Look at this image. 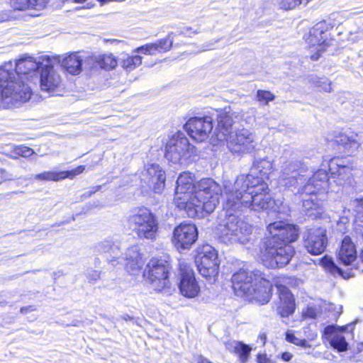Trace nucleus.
<instances>
[{
	"label": "nucleus",
	"instance_id": "nucleus-1",
	"mask_svg": "<svg viewBox=\"0 0 363 363\" xmlns=\"http://www.w3.org/2000/svg\"><path fill=\"white\" fill-rule=\"evenodd\" d=\"M280 184L288 189L298 188V194H306L311 197L303 201V211L306 216L318 218L323 213L322 199L315 196L326 192L330 179L326 170L318 169L313 175L306 165L298 160H289L281 166L279 177Z\"/></svg>",
	"mask_w": 363,
	"mask_h": 363
},
{
	"label": "nucleus",
	"instance_id": "nucleus-2",
	"mask_svg": "<svg viewBox=\"0 0 363 363\" xmlns=\"http://www.w3.org/2000/svg\"><path fill=\"white\" fill-rule=\"evenodd\" d=\"M195 175L189 172L179 174L174 195L175 205L185 211L189 217L201 218L212 213L219 203L222 189L213 179H203L196 182Z\"/></svg>",
	"mask_w": 363,
	"mask_h": 363
},
{
	"label": "nucleus",
	"instance_id": "nucleus-3",
	"mask_svg": "<svg viewBox=\"0 0 363 363\" xmlns=\"http://www.w3.org/2000/svg\"><path fill=\"white\" fill-rule=\"evenodd\" d=\"M225 206L227 209L250 208L254 211L267 209L272 201L268 193V185L261 179L246 182L244 186L236 189L233 186L225 185Z\"/></svg>",
	"mask_w": 363,
	"mask_h": 363
},
{
	"label": "nucleus",
	"instance_id": "nucleus-4",
	"mask_svg": "<svg viewBox=\"0 0 363 363\" xmlns=\"http://www.w3.org/2000/svg\"><path fill=\"white\" fill-rule=\"evenodd\" d=\"M216 137L218 141L226 143L229 151L233 155L250 153L257 146L255 134L247 128L233 130V113L230 108L218 111L217 115Z\"/></svg>",
	"mask_w": 363,
	"mask_h": 363
},
{
	"label": "nucleus",
	"instance_id": "nucleus-5",
	"mask_svg": "<svg viewBox=\"0 0 363 363\" xmlns=\"http://www.w3.org/2000/svg\"><path fill=\"white\" fill-rule=\"evenodd\" d=\"M11 62L0 67V106L4 108L18 107L30 99L32 91L28 86L12 80L15 73Z\"/></svg>",
	"mask_w": 363,
	"mask_h": 363
},
{
	"label": "nucleus",
	"instance_id": "nucleus-6",
	"mask_svg": "<svg viewBox=\"0 0 363 363\" xmlns=\"http://www.w3.org/2000/svg\"><path fill=\"white\" fill-rule=\"evenodd\" d=\"M223 211L225 212V218L222 220L219 227L220 238L223 242L226 243H245L249 240L251 228L235 214L242 210L227 209L225 201L223 203Z\"/></svg>",
	"mask_w": 363,
	"mask_h": 363
},
{
	"label": "nucleus",
	"instance_id": "nucleus-7",
	"mask_svg": "<svg viewBox=\"0 0 363 363\" xmlns=\"http://www.w3.org/2000/svg\"><path fill=\"white\" fill-rule=\"evenodd\" d=\"M135 233L141 239L154 240L159 231L157 216L147 208H140L129 216Z\"/></svg>",
	"mask_w": 363,
	"mask_h": 363
},
{
	"label": "nucleus",
	"instance_id": "nucleus-8",
	"mask_svg": "<svg viewBox=\"0 0 363 363\" xmlns=\"http://www.w3.org/2000/svg\"><path fill=\"white\" fill-rule=\"evenodd\" d=\"M294 254V248L281 243H273V240H267L260 247V259L267 267L277 268L287 264Z\"/></svg>",
	"mask_w": 363,
	"mask_h": 363
},
{
	"label": "nucleus",
	"instance_id": "nucleus-9",
	"mask_svg": "<svg viewBox=\"0 0 363 363\" xmlns=\"http://www.w3.org/2000/svg\"><path fill=\"white\" fill-rule=\"evenodd\" d=\"M334 25L330 22L322 21L310 29L306 41L309 46L311 52H314L311 55L312 60H317L331 45L333 40L330 37L329 30Z\"/></svg>",
	"mask_w": 363,
	"mask_h": 363
},
{
	"label": "nucleus",
	"instance_id": "nucleus-10",
	"mask_svg": "<svg viewBox=\"0 0 363 363\" xmlns=\"http://www.w3.org/2000/svg\"><path fill=\"white\" fill-rule=\"evenodd\" d=\"M52 59H50V56L41 55L37 58L25 56L16 61L15 64L10 62L13 66L12 70L15 73L12 80L21 84H25L30 89L29 85L23 81V79L28 82L33 81L36 79L37 69H41L45 63H50Z\"/></svg>",
	"mask_w": 363,
	"mask_h": 363
},
{
	"label": "nucleus",
	"instance_id": "nucleus-11",
	"mask_svg": "<svg viewBox=\"0 0 363 363\" xmlns=\"http://www.w3.org/2000/svg\"><path fill=\"white\" fill-rule=\"evenodd\" d=\"M195 263L200 274L209 281H214L218 274L220 262L217 251L210 245L197 248Z\"/></svg>",
	"mask_w": 363,
	"mask_h": 363
},
{
	"label": "nucleus",
	"instance_id": "nucleus-12",
	"mask_svg": "<svg viewBox=\"0 0 363 363\" xmlns=\"http://www.w3.org/2000/svg\"><path fill=\"white\" fill-rule=\"evenodd\" d=\"M169 265L162 259H152L147 265L143 276L152 288L160 291L168 286Z\"/></svg>",
	"mask_w": 363,
	"mask_h": 363
},
{
	"label": "nucleus",
	"instance_id": "nucleus-13",
	"mask_svg": "<svg viewBox=\"0 0 363 363\" xmlns=\"http://www.w3.org/2000/svg\"><path fill=\"white\" fill-rule=\"evenodd\" d=\"M190 144L183 133L172 135L165 143V157L174 164L181 163L188 156Z\"/></svg>",
	"mask_w": 363,
	"mask_h": 363
},
{
	"label": "nucleus",
	"instance_id": "nucleus-14",
	"mask_svg": "<svg viewBox=\"0 0 363 363\" xmlns=\"http://www.w3.org/2000/svg\"><path fill=\"white\" fill-rule=\"evenodd\" d=\"M184 128L193 140L203 143L207 140L211 134L213 120L208 116L191 117L184 125Z\"/></svg>",
	"mask_w": 363,
	"mask_h": 363
},
{
	"label": "nucleus",
	"instance_id": "nucleus-15",
	"mask_svg": "<svg viewBox=\"0 0 363 363\" xmlns=\"http://www.w3.org/2000/svg\"><path fill=\"white\" fill-rule=\"evenodd\" d=\"M52 61L45 63L40 73V89L49 94L57 91L63 85V80L60 72L54 67L55 59L50 56Z\"/></svg>",
	"mask_w": 363,
	"mask_h": 363
},
{
	"label": "nucleus",
	"instance_id": "nucleus-16",
	"mask_svg": "<svg viewBox=\"0 0 363 363\" xmlns=\"http://www.w3.org/2000/svg\"><path fill=\"white\" fill-rule=\"evenodd\" d=\"M267 230L270 238L267 240H273V243H281L282 245L294 242L298 235V229L294 225L283 221L270 223L267 226Z\"/></svg>",
	"mask_w": 363,
	"mask_h": 363
},
{
	"label": "nucleus",
	"instance_id": "nucleus-17",
	"mask_svg": "<svg viewBox=\"0 0 363 363\" xmlns=\"http://www.w3.org/2000/svg\"><path fill=\"white\" fill-rule=\"evenodd\" d=\"M197 237L198 231L195 225L182 223L174 229L172 240L177 250H186L192 246Z\"/></svg>",
	"mask_w": 363,
	"mask_h": 363
},
{
	"label": "nucleus",
	"instance_id": "nucleus-18",
	"mask_svg": "<svg viewBox=\"0 0 363 363\" xmlns=\"http://www.w3.org/2000/svg\"><path fill=\"white\" fill-rule=\"evenodd\" d=\"M179 282L178 287L180 294L189 298L196 297L200 293V286L190 266L181 263Z\"/></svg>",
	"mask_w": 363,
	"mask_h": 363
},
{
	"label": "nucleus",
	"instance_id": "nucleus-19",
	"mask_svg": "<svg viewBox=\"0 0 363 363\" xmlns=\"http://www.w3.org/2000/svg\"><path fill=\"white\" fill-rule=\"evenodd\" d=\"M326 230L322 228L308 230L303 235V245L307 252L313 255L323 253L327 245Z\"/></svg>",
	"mask_w": 363,
	"mask_h": 363
},
{
	"label": "nucleus",
	"instance_id": "nucleus-20",
	"mask_svg": "<svg viewBox=\"0 0 363 363\" xmlns=\"http://www.w3.org/2000/svg\"><path fill=\"white\" fill-rule=\"evenodd\" d=\"M56 63L60 64L62 68L72 75L79 74L83 66L88 67L87 57H84L79 52L67 53L63 56H52Z\"/></svg>",
	"mask_w": 363,
	"mask_h": 363
},
{
	"label": "nucleus",
	"instance_id": "nucleus-21",
	"mask_svg": "<svg viewBox=\"0 0 363 363\" xmlns=\"http://www.w3.org/2000/svg\"><path fill=\"white\" fill-rule=\"evenodd\" d=\"M272 168V163L270 160L264 158L256 160L249 174H241L238 177L235 182V188L236 189L242 188L246 182H252L256 179H261L264 181V177L267 175Z\"/></svg>",
	"mask_w": 363,
	"mask_h": 363
},
{
	"label": "nucleus",
	"instance_id": "nucleus-22",
	"mask_svg": "<svg viewBox=\"0 0 363 363\" xmlns=\"http://www.w3.org/2000/svg\"><path fill=\"white\" fill-rule=\"evenodd\" d=\"M262 273L259 271L251 272L240 269L232 277L233 288L238 295H245L249 293L250 287H252L257 281L258 276Z\"/></svg>",
	"mask_w": 363,
	"mask_h": 363
},
{
	"label": "nucleus",
	"instance_id": "nucleus-23",
	"mask_svg": "<svg viewBox=\"0 0 363 363\" xmlns=\"http://www.w3.org/2000/svg\"><path fill=\"white\" fill-rule=\"evenodd\" d=\"M272 289V284L262 274L257 277L256 282L252 287H250L249 293H246L245 295L260 304H264L268 303L271 298Z\"/></svg>",
	"mask_w": 363,
	"mask_h": 363
},
{
	"label": "nucleus",
	"instance_id": "nucleus-24",
	"mask_svg": "<svg viewBox=\"0 0 363 363\" xmlns=\"http://www.w3.org/2000/svg\"><path fill=\"white\" fill-rule=\"evenodd\" d=\"M329 171L333 178H337L339 185L350 182L352 166L343 158H333L328 163Z\"/></svg>",
	"mask_w": 363,
	"mask_h": 363
},
{
	"label": "nucleus",
	"instance_id": "nucleus-25",
	"mask_svg": "<svg viewBox=\"0 0 363 363\" xmlns=\"http://www.w3.org/2000/svg\"><path fill=\"white\" fill-rule=\"evenodd\" d=\"M279 300L275 302V310L281 317H289L295 311V300L290 290L286 286L277 285Z\"/></svg>",
	"mask_w": 363,
	"mask_h": 363
},
{
	"label": "nucleus",
	"instance_id": "nucleus-26",
	"mask_svg": "<svg viewBox=\"0 0 363 363\" xmlns=\"http://www.w3.org/2000/svg\"><path fill=\"white\" fill-rule=\"evenodd\" d=\"M144 180L152 188L156 193H160L165 183V173L162 169L156 164H148L143 174Z\"/></svg>",
	"mask_w": 363,
	"mask_h": 363
},
{
	"label": "nucleus",
	"instance_id": "nucleus-27",
	"mask_svg": "<svg viewBox=\"0 0 363 363\" xmlns=\"http://www.w3.org/2000/svg\"><path fill=\"white\" fill-rule=\"evenodd\" d=\"M348 325L335 326L329 325L324 330V335L329 340L331 345L340 352L346 351L347 350V342L345 337L342 335V333L346 330Z\"/></svg>",
	"mask_w": 363,
	"mask_h": 363
},
{
	"label": "nucleus",
	"instance_id": "nucleus-28",
	"mask_svg": "<svg viewBox=\"0 0 363 363\" xmlns=\"http://www.w3.org/2000/svg\"><path fill=\"white\" fill-rule=\"evenodd\" d=\"M85 170L84 165H80L70 171L61 172H44L43 173L35 174L34 179L41 181H53L59 182L66 178L73 179L75 176L80 174Z\"/></svg>",
	"mask_w": 363,
	"mask_h": 363
},
{
	"label": "nucleus",
	"instance_id": "nucleus-29",
	"mask_svg": "<svg viewBox=\"0 0 363 363\" xmlns=\"http://www.w3.org/2000/svg\"><path fill=\"white\" fill-rule=\"evenodd\" d=\"M86 61L90 69L99 67L106 70H111L118 65L117 57L112 53L88 56Z\"/></svg>",
	"mask_w": 363,
	"mask_h": 363
},
{
	"label": "nucleus",
	"instance_id": "nucleus-30",
	"mask_svg": "<svg viewBox=\"0 0 363 363\" xmlns=\"http://www.w3.org/2000/svg\"><path fill=\"white\" fill-rule=\"evenodd\" d=\"M173 39L170 35L164 39H161L155 43H148L138 47L134 50V52H138L144 55H152L157 52H165L170 50L172 46Z\"/></svg>",
	"mask_w": 363,
	"mask_h": 363
},
{
	"label": "nucleus",
	"instance_id": "nucleus-31",
	"mask_svg": "<svg viewBox=\"0 0 363 363\" xmlns=\"http://www.w3.org/2000/svg\"><path fill=\"white\" fill-rule=\"evenodd\" d=\"M337 257L339 261L345 265H350L356 260L357 250L350 238L346 237L343 239Z\"/></svg>",
	"mask_w": 363,
	"mask_h": 363
},
{
	"label": "nucleus",
	"instance_id": "nucleus-32",
	"mask_svg": "<svg viewBox=\"0 0 363 363\" xmlns=\"http://www.w3.org/2000/svg\"><path fill=\"white\" fill-rule=\"evenodd\" d=\"M125 267L129 273L137 274L143 265V262L137 246L129 247L125 253Z\"/></svg>",
	"mask_w": 363,
	"mask_h": 363
},
{
	"label": "nucleus",
	"instance_id": "nucleus-33",
	"mask_svg": "<svg viewBox=\"0 0 363 363\" xmlns=\"http://www.w3.org/2000/svg\"><path fill=\"white\" fill-rule=\"evenodd\" d=\"M335 143L342 146L348 152L352 153L357 150L360 145L358 135L356 133L347 134L340 133L335 137Z\"/></svg>",
	"mask_w": 363,
	"mask_h": 363
},
{
	"label": "nucleus",
	"instance_id": "nucleus-34",
	"mask_svg": "<svg viewBox=\"0 0 363 363\" xmlns=\"http://www.w3.org/2000/svg\"><path fill=\"white\" fill-rule=\"evenodd\" d=\"M95 250L99 254L104 255L108 262H113L119 255V247L111 240H105L95 245Z\"/></svg>",
	"mask_w": 363,
	"mask_h": 363
},
{
	"label": "nucleus",
	"instance_id": "nucleus-35",
	"mask_svg": "<svg viewBox=\"0 0 363 363\" xmlns=\"http://www.w3.org/2000/svg\"><path fill=\"white\" fill-rule=\"evenodd\" d=\"M227 350L236 354L241 363H246L250 356L252 347L242 342L229 341L225 344Z\"/></svg>",
	"mask_w": 363,
	"mask_h": 363
},
{
	"label": "nucleus",
	"instance_id": "nucleus-36",
	"mask_svg": "<svg viewBox=\"0 0 363 363\" xmlns=\"http://www.w3.org/2000/svg\"><path fill=\"white\" fill-rule=\"evenodd\" d=\"M133 55L124 54L121 59V67L127 72H131L138 67L143 62V57L138 55V52H134Z\"/></svg>",
	"mask_w": 363,
	"mask_h": 363
},
{
	"label": "nucleus",
	"instance_id": "nucleus-37",
	"mask_svg": "<svg viewBox=\"0 0 363 363\" xmlns=\"http://www.w3.org/2000/svg\"><path fill=\"white\" fill-rule=\"evenodd\" d=\"M320 262L323 267L333 275L339 274L345 279L349 278V274L347 273L345 274L342 270L335 264L331 257L326 255L320 259Z\"/></svg>",
	"mask_w": 363,
	"mask_h": 363
},
{
	"label": "nucleus",
	"instance_id": "nucleus-38",
	"mask_svg": "<svg viewBox=\"0 0 363 363\" xmlns=\"http://www.w3.org/2000/svg\"><path fill=\"white\" fill-rule=\"evenodd\" d=\"M286 340L295 345L300 346L303 348L310 347L309 344L304 339H301L296 337L294 330H287L286 333Z\"/></svg>",
	"mask_w": 363,
	"mask_h": 363
},
{
	"label": "nucleus",
	"instance_id": "nucleus-39",
	"mask_svg": "<svg viewBox=\"0 0 363 363\" xmlns=\"http://www.w3.org/2000/svg\"><path fill=\"white\" fill-rule=\"evenodd\" d=\"M275 98L274 94L269 91L265 90H257L256 94L257 100L264 105L268 104L270 101H272Z\"/></svg>",
	"mask_w": 363,
	"mask_h": 363
},
{
	"label": "nucleus",
	"instance_id": "nucleus-40",
	"mask_svg": "<svg viewBox=\"0 0 363 363\" xmlns=\"http://www.w3.org/2000/svg\"><path fill=\"white\" fill-rule=\"evenodd\" d=\"M302 4H303V0H281L279 3V8L284 11H289Z\"/></svg>",
	"mask_w": 363,
	"mask_h": 363
},
{
	"label": "nucleus",
	"instance_id": "nucleus-41",
	"mask_svg": "<svg viewBox=\"0 0 363 363\" xmlns=\"http://www.w3.org/2000/svg\"><path fill=\"white\" fill-rule=\"evenodd\" d=\"M313 83L321 90L330 92L332 90L331 83L326 78H314L313 79Z\"/></svg>",
	"mask_w": 363,
	"mask_h": 363
},
{
	"label": "nucleus",
	"instance_id": "nucleus-42",
	"mask_svg": "<svg viewBox=\"0 0 363 363\" xmlns=\"http://www.w3.org/2000/svg\"><path fill=\"white\" fill-rule=\"evenodd\" d=\"M49 0H28V9L40 11L46 8Z\"/></svg>",
	"mask_w": 363,
	"mask_h": 363
},
{
	"label": "nucleus",
	"instance_id": "nucleus-43",
	"mask_svg": "<svg viewBox=\"0 0 363 363\" xmlns=\"http://www.w3.org/2000/svg\"><path fill=\"white\" fill-rule=\"evenodd\" d=\"M10 4L15 11L28 10V0H11Z\"/></svg>",
	"mask_w": 363,
	"mask_h": 363
},
{
	"label": "nucleus",
	"instance_id": "nucleus-44",
	"mask_svg": "<svg viewBox=\"0 0 363 363\" xmlns=\"http://www.w3.org/2000/svg\"><path fill=\"white\" fill-rule=\"evenodd\" d=\"M86 277L90 283H95L101 278V272L99 270H88Z\"/></svg>",
	"mask_w": 363,
	"mask_h": 363
},
{
	"label": "nucleus",
	"instance_id": "nucleus-45",
	"mask_svg": "<svg viewBox=\"0 0 363 363\" xmlns=\"http://www.w3.org/2000/svg\"><path fill=\"white\" fill-rule=\"evenodd\" d=\"M18 152L19 155L24 157H30L34 153L33 150L28 147H19Z\"/></svg>",
	"mask_w": 363,
	"mask_h": 363
},
{
	"label": "nucleus",
	"instance_id": "nucleus-46",
	"mask_svg": "<svg viewBox=\"0 0 363 363\" xmlns=\"http://www.w3.org/2000/svg\"><path fill=\"white\" fill-rule=\"evenodd\" d=\"M13 18L11 11H0V23L11 20Z\"/></svg>",
	"mask_w": 363,
	"mask_h": 363
},
{
	"label": "nucleus",
	"instance_id": "nucleus-47",
	"mask_svg": "<svg viewBox=\"0 0 363 363\" xmlns=\"http://www.w3.org/2000/svg\"><path fill=\"white\" fill-rule=\"evenodd\" d=\"M0 182L12 180L11 175L4 168H0Z\"/></svg>",
	"mask_w": 363,
	"mask_h": 363
},
{
	"label": "nucleus",
	"instance_id": "nucleus-48",
	"mask_svg": "<svg viewBox=\"0 0 363 363\" xmlns=\"http://www.w3.org/2000/svg\"><path fill=\"white\" fill-rule=\"evenodd\" d=\"M280 358L284 362H289L292 359L293 354L289 352H284L280 354Z\"/></svg>",
	"mask_w": 363,
	"mask_h": 363
},
{
	"label": "nucleus",
	"instance_id": "nucleus-49",
	"mask_svg": "<svg viewBox=\"0 0 363 363\" xmlns=\"http://www.w3.org/2000/svg\"><path fill=\"white\" fill-rule=\"evenodd\" d=\"M359 258V260L361 261V263H357L354 266L356 269L363 272V252L360 253Z\"/></svg>",
	"mask_w": 363,
	"mask_h": 363
},
{
	"label": "nucleus",
	"instance_id": "nucleus-50",
	"mask_svg": "<svg viewBox=\"0 0 363 363\" xmlns=\"http://www.w3.org/2000/svg\"><path fill=\"white\" fill-rule=\"evenodd\" d=\"M306 315L311 318H315L316 313L315 309L313 308H308L307 309Z\"/></svg>",
	"mask_w": 363,
	"mask_h": 363
},
{
	"label": "nucleus",
	"instance_id": "nucleus-51",
	"mask_svg": "<svg viewBox=\"0 0 363 363\" xmlns=\"http://www.w3.org/2000/svg\"><path fill=\"white\" fill-rule=\"evenodd\" d=\"M198 363H211L207 359L203 357L202 356H199L197 358Z\"/></svg>",
	"mask_w": 363,
	"mask_h": 363
},
{
	"label": "nucleus",
	"instance_id": "nucleus-52",
	"mask_svg": "<svg viewBox=\"0 0 363 363\" xmlns=\"http://www.w3.org/2000/svg\"><path fill=\"white\" fill-rule=\"evenodd\" d=\"M266 360L265 357H262V355H258V362L259 363H264Z\"/></svg>",
	"mask_w": 363,
	"mask_h": 363
},
{
	"label": "nucleus",
	"instance_id": "nucleus-53",
	"mask_svg": "<svg viewBox=\"0 0 363 363\" xmlns=\"http://www.w3.org/2000/svg\"><path fill=\"white\" fill-rule=\"evenodd\" d=\"M31 306H29L28 308H21V312L23 313H27L28 311H32Z\"/></svg>",
	"mask_w": 363,
	"mask_h": 363
},
{
	"label": "nucleus",
	"instance_id": "nucleus-54",
	"mask_svg": "<svg viewBox=\"0 0 363 363\" xmlns=\"http://www.w3.org/2000/svg\"><path fill=\"white\" fill-rule=\"evenodd\" d=\"M74 3L75 4H84L85 3L87 0H72Z\"/></svg>",
	"mask_w": 363,
	"mask_h": 363
},
{
	"label": "nucleus",
	"instance_id": "nucleus-55",
	"mask_svg": "<svg viewBox=\"0 0 363 363\" xmlns=\"http://www.w3.org/2000/svg\"><path fill=\"white\" fill-rule=\"evenodd\" d=\"M211 49H212L211 46L206 45V46H203L202 48L201 51L209 50H211Z\"/></svg>",
	"mask_w": 363,
	"mask_h": 363
},
{
	"label": "nucleus",
	"instance_id": "nucleus-56",
	"mask_svg": "<svg viewBox=\"0 0 363 363\" xmlns=\"http://www.w3.org/2000/svg\"><path fill=\"white\" fill-rule=\"evenodd\" d=\"M94 6V4L89 3L85 6H84V9H91Z\"/></svg>",
	"mask_w": 363,
	"mask_h": 363
},
{
	"label": "nucleus",
	"instance_id": "nucleus-57",
	"mask_svg": "<svg viewBox=\"0 0 363 363\" xmlns=\"http://www.w3.org/2000/svg\"><path fill=\"white\" fill-rule=\"evenodd\" d=\"M123 319H124L125 320H132L133 318L129 316L128 315H125L124 316H123Z\"/></svg>",
	"mask_w": 363,
	"mask_h": 363
},
{
	"label": "nucleus",
	"instance_id": "nucleus-58",
	"mask_svg": "<svg viewBox=\"0 0 363 363\" xmlns=\"http://www.w3.org/2000/svg\"><path fill=\"white\" fill-rule=\"evenodd\" d=\"M310 0H303V4H306Z\"/></svg>",
	"mask_w": 363,
	"mask_h": 363
},
{
	"label": "nucleus",
	"instance_id": "nucleus-59",
	"mask_svg": "<svg viewBox=\"0 0 363 363\" xmlns=\"http://www.w3.org/2000/svg\"><path fill=\"white\" fill-rule=\"evenodd\" d=\"M362 70H363V64H362Z\"/></svg>",
	"mask_w": 363,
	"mask_h": 363
}]
</instances>
